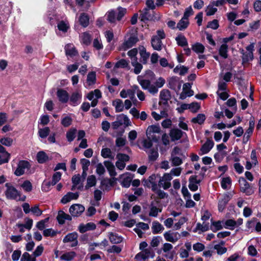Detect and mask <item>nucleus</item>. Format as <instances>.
<instances>
[{"mask_svg":"<svg viewBox=\"0 0 261 261\" xmlns=\"http://www.w3.org/2000/svg\"><path fill=\"white\" fill-rule=\"evenodd\" d=\"M5 186L7 188L5 192L6 197L8 199L16 200L17 201H24L25 196H21V193L15 187L9 183H6Z\"/></svg>","mask_w":261,"mask_h":261,"instance_id":"nucleus-1","label":"nucleus"},{"mask_svg":"<svg viewBox=\"0 0 261 261\" xmlns=\"http://www.w3.org/2000/svg\"><path fill=\"white\" fill-rule=\"evenodd\" d=\"M173 246L169 243H165L160 249V251L163 252V256L165 258L171 260L174 258V252L172 251Z\"/></svg>","mask_w":261,"mask_h":261,"instance_id":"nucleus-2","label":"nucleus"},{"mask_svg":"<svg viewBox=\"0 0 261 261\" xmlns=\"http://www.w3.org/2000/svg\"><path fill=\"white\" fill-rule=\"evenodd\" d=\"M139 41L138 36L135 34L130 35L128 38H126L124 42L122 45V49L126 50L134 45H135Z\"/></svg>","mask_w":261,"mask_h":261,"instance_id":"nucleus-3","label":"nucleus"},{"mask_svg":"<svg viewBox=\"0 0 261 261\" xmlns=\"http://www.w3.org/2000/svg\"><path fill=\"white\" fill-rule=\"evenodd\" d=\"M163 236L166 241L175 243L180 239L181 234L177 231L168 230L164 232Z\"/></svg>","mask_w":261,"mask_h":261,"instance_id":"nucleus-4","label":"nucleus"},{"mask_svg":"<svg viewBox=\"0 0 261 261\" xmlns=\"http://www.w3.org/2000/svg\"><path fill=\"white\" fill-rule=\"evenodd\" d=\"M30 168V164L29 162L24 160L20 161L14 171V174L16 176H21L25 173L26 170H29Z\"/></svg>","mask_w":261,"mask_h":261,"instance_id":"nucleus-5","label":"nucleus"},{"mask_svg":"<svg viewBox=\"0 0 261 261\" xmlns=\"http://www.w3.org/2000/svg\"><path fill=\"white\" fill-rule=\"evenodd\" d=\"M239 181L241 192L245 193L247 195H251L253 194L254 190L253 188L250 187V184L244 178H240Z\"/></svg>","mask_w":261,"mask_h":261,"instance_id":"nucleus-6","label":"nucleus"},{"mask_svg":"<svg viewBox=\"0 0 261 261\" xmlns=\"http://www.w3.org/2000/svg\"><path fill=\"white\" fill-rule=\"evenodd\" d=\"M154 256V253L150 248H147L144 250H142L140 252L137 253L135 258L137 261H142L145 260L149 257L153 258Z\"/></svg>","mask_w":261,"mask_h":261,"instance_id":"nucleus-7","label":"nucleus"},{"mask_svg":"<svg viewBox=\"0 0 261 261\" xmlns=\"http://www.w3.org/2000/svg\"><path fill=\"white\" fill-rule=\"evenodd\" d=\"M172 179V176L171 174L168 173H165L163 176L160 177L159 181V186L160 187H162L164 190L169 189L171 186L170 181Z\"/></svg>","mask_w":261,"mask_h":261,"instance_id":"nucleus-8","label":"nucleus"},{"mask_svg":"<svg viewBox=\"0 0 261 261\" xmlns=\"http://www.w3.org/2000/svg\"><path fill=\"white\" fill-rule=\"evenodd\" d=\"M192 84L186 83L183 85L182 91L179 95V99H185L187 97H190L194 95V91L191 90Z\"/></svg>","mask_w":261,"mask_h":261,"instance_id":"nucleus-9","label":"nucleus"},{"mask_svg":"<svg viewBox=\"0 0 261 261\" xmlns=\"http://www.w3.org/2000/svg\"><path fill=\"white\" fill-rule=\"evenodd\" d=\"M77 238L78 234L76 232L69 233L64 238L63 242L65 243H71V247H75L78 244Z\"/></svg>","mask_w":261,"mask_h":261,"instance_id":"nucleus-10","label":"nucleus"},{"mask_svg":"<svg viewBox=\"0 0 261 261\" xmlns=\"http://www.w3.org/2000/svg\"><path fill=\"white\" fill-rule=\"evenodd\" d=\"M182 82L179 81L176 77H172L168 80V87L176 92H178L181 88Z\"/></svg>","mask_w":261,"mask_h":261,"instance_id":"nucleus-11","label":"nucleus"},{"mask_svg":"<svg viewBox=\"0 0 261 261\" xmlns=\"http://www.w3.org/2000/svg\"><path fill=\"white\" fill-rule=\"evenodd\" d=\"M85 211V207L80 204L72 205L69 208V212L73 217H77L82 214Z\"/></svg>","mask_w":261,"mask_h":261,"instance_id":"nucleus-12","label":"nucleus"},{"mask_svg":"<svg viewBox=\"0 0 261 261\" xmlns=\"http://www.w3.org/2000/svg\"><path fill=\"white\" fill-rule=\"evenodd\" d=\"M82 97V94L81 91H77L73 92L69 99L70 105L72 106L79 105L81 101Z\"/></svg>","mask_w":261,"mask_h":261,"instance_id":"nucleus-13","label":"nucleus"},{"mask_svg":"<svg viewBox=\"0 0 261 261\" xmlns=\"http://www.w3.org/2000/svg\"><path fill=\"white\" fill-rule=\"evenodd\" d=\"M134 176L129 172H126L120 175V178L121 179V185L123 187L128 188Z\"/></svg>","mask_w":261,"mask_h":261,"instance_id":"nucleus-14","label":"nucleus"},{"mask_svg":"<svg viewBox=\"0 0 261 261\" xmlns=\"http://www.w3.org/2000/svg\"><path fill=\"white\" fill-rule=\"evenodd\" d=\"M231 197L225 194L223 195L218 200V210L220 212H222L225 209L228 202L230 200Z\"/></svg>","mask_w":261,"mask_h":261,"instance_id":"nucleus-15","label":"nucleus"},{"mask_svg":"<svg viewBox=\"0 0 261 261\" xmlns=\"http://www.w3.org/2000/svg\"><path fill=\"white\" fill-rule=\"evenodd\" d=\"M57 96L59 100L63 103L67 102L69 99L68 93L63 89H58L57 91Z\"/></svg>","mask_w":261,"mask_h":261,"instance_id":"nucleus-16","label":"nucleus"},{"mask_svg":"<svg viewBox=\"0 0 261 261\" xmlns=\"http://www.w3.org/2000/svg\"><path fill=\"white\" fill-rule=\"evenodd\" d=\"M214 145V142L212 140L207 139L201 147L199 154L201 155L207 153L212 149Z\"/></svg>","mask_w":261,"mask_h":261,"instance_id":"nucleus-17","label":"nucleus"},{"mask_svg":"<svg viewBox=\"0 0 261 261\" xmlns=\"http://www.w3.org/2000/svg\"><path fill=\"white\" fill-rule=\"evenodd\" d=\"M120 96L123 98H125L128 97L133 101L134 100L137 101V99L135 97V91L132 89H123L120 93Z\"/></svg>","mask_w":261,"mask_h":261,"instance_id":"nucleus-18","label":"nucleus"},{"mask_svg":"<svg viewBox=\"0 0 261 261\" xmlns=\"http://www.w3.org/2000/svg\"><path fill=\"white\" fill-rule=\"evenodd\" d=\"M151 43L154 50L158 51L162 50L163 43L161 40L158 36H152L151 39Z\"/></svg>","mask_w":261,"mask_h":261,"instance_id":"nucleus-19","label":"nucleus"},{"mask_svg":"<svg viewBox=\"0 0 261 261\" xmlns=\"http://www.w3.org/2000/svg\"><path fill=\"white\" fill-rule=\"evenodd\" d=\"M79 196L78 193L68 192L62 198L61 201L63 204H66L71 200L76 199Z\"/></svg>","mask_w":261,"mask_h":261,"instance_id":"nucleus-20","label":"nucleus"},{"mask_svg":"<svg viewBox=\"0 0 261 261\" xmlns=\"http://www.w3.org/2000/svg\"><path fill=\"white\" fill-rule=\"evenodd\" d=\"M160 103L166 105L171 98L170 93L168 90H163L160 92Z\"/></svg>","mask_w":261,"mask_h":261,"instance_id":"nucleus-21","label":"nucleus"},{"mask_svg":"<svg viewBox=\"0 0 261 261\" xmlns=\"http://www.w3.org/2000/svg\"><path fill=\"white\" fill-rule=\"evenodd\" d=\"M200 180H197V176H191L189 178V188L192 191H196L198 189V185Z\"/></svg>","mask_w":261,"mask_h":261,"instance_id":"nucleus-22","label":"nucleus"},{"mask_svg":"<svg viewBox=\"0 0 261 261\" xmlns=\"http://www.w3.org/2000/svg\"><path fill=\"white\" fill-rule=\"evenodd\" d=\"M170 136L172 141H175L179 140L183 135V132L178 128H173L170 132Z\"/></svg>","mask_w":261,"mask_h":261,"instance_id":"nucleus-23","label":"nucleus"},{"mask_svg":"<svg viewBox=\"0 0 261 261\" xmlns=\"http://www.w3.org/2000/svg\"><path fill=\"white\" fill-rule=\"evenodd\" d=\"M57 219L59 224H63L65 220L70 221L72 218L70 215L65 213L63 211H60L58 212Z\"/></svg>","mask_w":261,"mask_h":261,"instance_id":"nucleus-24","label":"nucleus"},{"mask_svg":"<svg viewBox=\"0 0 261 261\" xmlns=\"http://www.w3.org/2000/svg\"><path fill=\"white\" fill-rule=\"evenodd\" d=\"M96 228V225L93 223H88L86 224H80L79 226V230L81 233L85 232L88 230H94Z\"/></svg>","mask_w":261,"mask_h":261,"instance_id":"nucleus-25","label":"nucleus"},{"mask_svg":"<svg viewBox=\"0 0 261 261\" xmlns=\"http://www.w3.org/2000/svg\"><path fill=\"white\" fill-rule=\"evenodd\" d=\"M65 50L66 55L73 57L78 54L77 50L74 48V46L71 44H68L65 45Z\"/></svg>","mask_w":261,"mask_h":261,"instance_id":"nucleus-26","label":"nucleus"},{"mask_svg":"<svg viewBox=\"0 0 261 261\" xmlns=\"http://www.w3.org/2000/svg\"><path fill=\"white\" fill-rule=\"evenodd\" d=\"M141 61L143 63L146 64L150 56V54L146 51V48L142 46L139 47Z\"/></svg>","mask_w":261,"mask_h":261,"instance_id":"nucleus-27","label":"nucleus"},{"mask_svg":"<svg viewBox=\"0 0 261 261\" xmlns=\"http://www.w3.org/2000/svg\"><path fill=\"white\" fill-rule=\"evenodd\" d=\"M151 229L153 234H158L161 233L164 230V227L159 222L154 221L152 222Z\"/></svg>","mask_w":261,"mask_h":261,"instance_id":"nucleus-28","label":"nucleus"},{"mask_svg":"<svg viewBox=\"0 0 261 261\" xmlns=\"http://www.w3.org/2000/svg\"><path fill=\"white\" fill-rule=\"evenodd\" d=\"M103 164L109 171L110 176H115L117 175V173L115 171V167L112 162L109 161H105L103 162Z\"/></svg>","mask_w":261,"mask_h":261,"instance_id":"nucleus-29","label":"nucleus"},{"mask_svg":"<svg viewBox=\"0 0 261 261\" xmlns=\"http://www.w3.org/2000/svg\"><path fill=\"white\" fill-rule=\"evenodd\" d=\"M96 0H75L77 5L87 10L90 7L91 3H94Z\"/></svg>","mask_w":261,"mask_h":261,"instance_id":"nucleus-30","label":"nucleus"},{"mask_svg":"<svg viewBox=\"0 0 261 261\" xmlns=\"http://www.w3.org/2000/svg\"><path fill=\"white\" fill-rule=\"evenodd\" d=\"M79 20L81 25L84 28L87 27L89 24V16L85 13L81 14Z\"/></svg>","mask_w":261,"mask_h":261,"instance_id":"nucleus-31","label":"nucleus"},{"mask_svg":"<svg viewBox=\"0 0 261 261\" xmlns=\"http://www.w3.org/2000/svg\"><path fill=\"white\" fill-rule=\"evenodd\" d=\"M101 155L105 159L109 158L113 160L115 158V154L109 148H102L101 151Z\"/></svg>","mask_w":261,"mask_h":261,"instance_id":"nucleus-32","label":"nucleus"},{"mask_svg":"<svg viewBox=\"0 0 261 261\" xmlns=\"http://www.w3.org/2000/svg\"><path fill=\"white\" fill-rule=\"evenodd\" d=\"M101 96V93L100 91L98 89H95L94 91L89 92L87 96V98L89 100H92L95 98L99 99Z\"/></svg>","mask_w":261,"mask_h":261,"instance_id":"nucleus-33","label":"nucleus"},{"mask_svg":"<svg viewBox=\"0 0 261 261\" xmlns=\"http://www.w3.org/2000/svg\"><path fill=\"white\" fill-rule=\"evenodd\" d=\"M112 105L115 107L116 112H120L124 109V105L122 100L117 99L112 102Z\"/></svg>","mask_w":261,"mask_h":261,"instance_id":"nucleus-34","label":"nucleus"},{"mask_svg":"<svg viewBox=\"0 0 261 261\" xmlns=\"http://www.w3.org/2000/svg\"><path fill=\"white\" fill-rule=\"evenodd\" d=\"M189 19L182 17L180 20L177 23L176 28L180 31L185 30L189 25Z\"/></svg>","mask_w":261,"mask_h":261,"instance_id":"nucleus-35","label":"nucleus"},{"mask_svg":"<svg viewBox=\"0 0 261 261\" xmlns=\"http://www.w3.org/2000/svg\"><path fill=\"white\" fill-rule=\"evenodd\" d=\"M96 184V178L95 175H89L87 179V183L85 186L86 189H89V188L94 187Z\"/></svg>","mask_w":261,"mask_h":261,"instance_id":"nucleus-36","label":"nucleus"},{"mask_svg":"<svg viewBox=\"0 0 261 261\" xmlns=\"http://www.w3.org/2000/svg\"><path fill=\"white\" fill-rule=\"evenodd\" d=\"M80 38L81 42L82 44H84L86 45H88L91 43V36L87 32H85L83 34H82L80 36Z\"/></svg>","mask_w":261,"mask_h":261,"instance_id":"nucleus-37","label":"nucleus"},{"mask_svg":"<svg viewBox=\"0 0 261 261\" xmlns=\"http://www.w3.org/2000/svg\"><path fill=\"white\" fill-rule=\"evenodd\" d=\"M36 158L37 161L40 164L46 162L49 159L48 155L43 151L38 152L37 154Z\"/></svg>","mask_w":261,"mask_h":261,"instance_id":"nucleus-38","label":"nucleus"},{"mask_svg":"<svg viewBox=\"0 0 261 261\" xmlns=\"http://www.w3.org/2000/svg\"><path fill=\"white\" fill-rule=\"evenodd\" d=\"M161 129L159 125H152L149 126L146 131V135L150 136L151 134H152L153 133L159 134L160 133Z\"/></svg>","mask_w":261,"mask_h":261,"instance_id":"nucleus-39","label":"nucleus"},{"mask_svg":"<svg viewBox=\"0 0 261 261\" xmlns=\"http://www.w3.org/2000/svg\"><path fill=\"white\" fill-rule=\"evenodd\" d=\"M231 185V179L230 177H223L221 181V187L224 190H228Z\"/></svg>","mask_w":261,"mask_h":261,"instance_id":"nucleus-40","label":"nucleus"},{"mask_svg":"<svg viewBox=\"0 0 261 261\" xmlns=\"http://www.w3.org/2000/svg\"><path fill=\"white\" fill-rule=\"evenodd\" d=\"M188 70L189 68L186 66L177 65L174 68L173 72L180 75H184L188 72Z\"/></svg>","mask_w":261,"mask_h":261,"instance_id":"nucleus-41","label":"nucleus"},{"mask_svg":"<svg viewBox=\"0 0 261 261\" xmlns=\"http://www.w3.org/2000/svg\"><path fill=\"white\" fill-rule=\"evenodd\" d=\"M228 45L226 43L222 44L219 48V54L222 58L226 59L228 57Z\"/></svg>","mask_w":261,"mask_h":261,"instance_id":"nucleus-42","label":"nucleus"},{"mask_svg":"<svg viewBox=\"0 0 261 261\" xmlns=\"http://www.w3.org/2000/svg\"><path fill=\"white\" fill-rule=\"evenodd\" d=\"M192 49L197 54L203 53L205 47L201 43L196 42L192 45Z\"/></svg>","mask_w":261,"mask_h":261,"instance_id":"nucleus-43","label":"nucleus"},{"mask_svg":"<svg viewBox=\"0 0 261 261\" xmlns=\"http://www.w3.org/2000/svg\"><path fill=\"white\" fill-rule=\"evenodd\" d=\"M175 40L179 46L184 47L188 46V41L185 36L179 35L175 38Z\"/></svg>","mask_w":261,"mask_h":261,"instance_id":"nucleus-44","label":"nucleus"},{"mask_svg":"<svg viewBox=\"0 0 261 261\" xmlns=\"http://www.w3.org/2000/svg\"><path fill=\"white\" fill-rule=\"evenodd\" d=\"M117 120L121 122L122 125L124 124L126 126H128L130 124V121L128 117L123 114L118 115L117 116Z\"/></svg>","mask_w":261,"mask_h":261,"instance_id":"nucleus-45","label":"nucleus"},{"mask_svg":"<svg viewBox=\"0 0 261 261\" xmlns=\"http://www.w3.org/2000/svg\"><path fill=\"white\" fill-rule=\"evenodd\" d=\"M96 82V73L94 71L90 72L87 77V84L88 86L94 85Z\"/></svg>","mask_w":261,"mask_h":261,"instance_id":"nucleus-46","label":"nucleus"},{"mask_svg":"<svg viewBox=\"0 0 261 261\" xmlns=\"http://www.w3.org/2000/svg\"><path fill=\"white\" fill-rule=\"evenodd\" d=\"M208 229L209 224L204 221L202 224L200 223H197L195 231L199 230L200 232H204L207 231Z\"/></svg>","mask_w":261,"mask_h":261,"instance_id":"nucleus-47","label":"nucleus"},{"mask_svg":"<svg viewBox=\"0 0 261 261\" xmlns=\"http://www.w3.org/2000/svg\"><path fill=\"white\" fill-rule=\"evenodd\" d=\"M131 64L134 67V73L136 74L140 73L142 69L143 66L141 64L138 62V60L132 61V62H131Z\"/></svg>","mask_w":261,"mask_h":261,"instance_id":"nucleus-48","label":"nucleus"},{"mask_svg":"<svg viewBox=\"0 0 261 261\" xmlns=\"http://www.w3.org/2000/svg\"><path fill=\"white\" fill-rule=\"evenodd\" d=\"M110 242L113 244H118L122 241V238L117 234L111 233L109 236Z\"/></svg>","mask_w":261,"mask_h":261,"instance_id":"nucleus-49","label":"nucleus"},{"mask_svg":"<svg viewBox=\"0 0 261 261\" xmlns=\"http://www.w3.org/2000/svg\"><path fill=\"white\" fill-rule=\"evenodd\" d=\"M138 81L139 83L141 86L142 88L144 90H147L150 86V82L148 80H144L140 76L138 77Z\"/></svg>","mask_w":261,"mask_h":261,"instance_id":"nucleus-50","label":"nucleus"},{"mask_svg":"<svg viewBox=\"0 0 261 261\" xmlns=\"http://www.w3.org/2000/svg\"><path fill=\"white\" fill-rule=\"evenodd\" d=\"M20 187L26 192H30L32 190L33 186L31 182L28 180H25Z\"/></svg>","mask_w":261,"mask_h":261,"instance_id":"nucleus-51","label":"nucleus"},{"mask_svg":"<svg viewBox=\"0 0 261 261\" xmlns=\"http://www.w3.org/2000/svg\"><path fill=\"white\" fill-rule=\"evenodd\" d=\"M205 120V116L203 114H199L196 117L192 119V122L199 124H202Z\"/></svg>","mask_w":261,"mask_h":261,"instance_id":"nucleus-52","label":"nucleus"},{"mask_svg":"<svg viewBox=\"0 0 261 261\" xmlns=\"http://www.w3.org/2000/svg\"><path fill=\"white\" fill-rule=\"evenodd\" d=\"M75 253L73 251L66 252L61 256V259L67 261L72 260L75 256Z\"/></svg>","mask_w":261,"mask_h":261,"instance_id":"nucleus-53","label":"nucleus"},{"mask_svg":"<svg viewBox=\"0 0 261 261\" xmlns=\"http://www.w3.org/2000/svg\"><path fill=\"white\" fill-rule=\"evenodd\" d=\"M116 13L114 10L109 11L107 13V20L111 23H114L116 21Z\"/></svg>","mask_w":261,"mask_h":261,"instance_id":"nucleus-54","label":"nucleus"},{"mask_svg":"<svg viewBox=\"0 0 261 261\" xmlns=\"http://www.w3.org/2000/svg\"><path fill=\"white\" fill-rule=\"evenodd\" d=\"M76 133V129L75 128H71L67 132L66 138L69 142H71L74 139Z\"/></svg>","mask_w":261,"mask_h":261,"instance_id":"nucleus-55","label":"nucleus"},{"mask_svg":"<svg viewBox=\"0 0 261 261\" xmlns=\"http://www.w3.org/2000/svg\"><path fill=\"white\" fill-rule=\"evenodd\" d=\"M222 227V222L220 221H213L212 222V225L211 229L213 231H217L221 229Z\"/></svg>","mask_w":261,"mask_h":261,"instance_id":"nucleus-56","label":"nucleus"},{"mask_svg":"<svg viewBox=\"0 0 261 261\" xmlns=\"http://www.w3.org/2000/svg\"><path fill=\"white\" fill-rule=\"evenodd\" d=\"M161 211L162 210L161 208H158L151 204L149 215L151 217H156L158 216V213L161 212Z\"/></svg>","mask_w":261,"mask_h":261,"instance_id":"nucleus-57","label":"nucleus"},{"mask_svg":"<svg viewBox=\"0 0 261 261\" xmlns=\"http://www.w3.org/2000/svg\"><path fill=\"white\" fill-rule=\"evenodd\" d=\"M148 158L150 161H154L157 159L159 156V153L157 150L151 149L148 152Z\"/></svg>","mask_w":261,"mask_h":261,"instance_id":"nucleus-58","label":"nucleus"},{"mask_svg":"<svg viewBox=\"0 0 261 261\" xmlns=\"http://www.w3.org/2000/svg\"><path fill=\"white\" fill-rule=\"evenodd\" d=\"M170 161L172 166H178L182 163V160L178 156H171Z\"/></svg>","mask_w":261,"mask_h":261,"instance_id":"nucleus-59","label":"nucleus"},{"mask_svg":"<svg viewBox=\"0 0 261 261\" xmlns=\"http://www.w3.org/2000/svg\"><path fill=\"white\" fill-rule=\"evenodd\" d=\"M156 175L152 174L150 175L147 180H144V185L148 187H150V185L156 182Z\"/></svg>","mask_w":261,"mask_h":261,"instance_id":"nucleus-60","label":"nucleus"},{"mask_svg":"<svg viewBox=\"0 0 261 261\" xmlns=\"http://www.w3.org/2000/svg\"><path fill=\"white\" fill-rule=\"evenodd\" d=\"M50 129L48 127H45L43 128H40L38 130L39 136L41 138H45L48 135Z\"/></svg>","mask_w":261,"mask_h":261,"instance_id":"nucleus-61","label":"nucleus"},{"mask_svg":"<svg viewBox=\"0 0 261 261\" xmlns=\"http://www.w3.org/2000/svg\"><path fill=\"white\" fill-rule=\"evenodd\" d=\"M118 13L116 14L117 17L116 19L117 20H120L124 16V15L126 13V9L124 8H122L121 7H119L117 8Z\"/></svg>","mask_w":261,"mask_h":261,"instance_id":"nucleus-62","label":"nucleus"},{"mask_svg":"<svg viewBox=\"0 0 261 261\" xmlns=\"http://www.w3.org/2000/svg\"><path fill=\"white\" fill-rule=\"evenodd\" d=\"M236 226V221L232 219L227 220L225 222V228L233 230Z\"/></svg>","mask_w":261,"mask_h":261,"instance_id":"nucleus-63","label":"nucleus"},{"mask_svg":"<svg viewBox=\"0 0 261 261\" xmlns=\"http://www.w3.org/2000/svg\"><path fill=\"white\" fill-rule=\"evenodd\" d=\"M214 5H213L212 3L208 5L205 10L206 15L211 16L214 15L217 11L216 8L214 7Z\"/></svg>","mask_w":261,"mask_h":261,"instance_id":"nucleus-64","label":"nucleus"}]
</instances>
